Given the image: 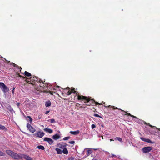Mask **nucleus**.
<instances>
[{
	"label": "nucleus",
	"instance_id": "nucleus-24",
	"mask_svg": "<svg viewBox=\"0 0 160 160\" xmlns=\"http://www.w3.org/2000/svg\"><path fill=\"white\" fill-rule=\"evenodd\" d=\"M48 121L51 123H54L55 122V120L54 119H49L48 120Z\"/></svg>",
	"mask_w": 160,
	"mask_h": 160
},
{
	"label": "nucleus",
	"instance_id": "nucleus-4",
	"mask_svg": "<svg viewBox=\"0 0 160 160\" xmlns=\"http://www.w3.org/2000/svg\"><path fill=\"white\" fill-rule=\"evenodd\" d=\"M108 108H112L113 109H118V110H121L122 111L124 112H125L126 113L124 114V115H128V116H130V117H132V118H138L137 117H136V116H133V115H131L130 113H128L127 112H125V111H123V110H122V109H119V108H118L115 107L114 106H111V105H109L108 106Z\"/></svg>",
	"mask_w": 160,
	"mask_h": 160
},
{
	"label": "nucleus",
	"instance_id": "nucleus-8",
	"mask_svg": "<svg viewBox=\"0 0 160 160\" xmlns=\"http://www.w3.org/2000/svg\"><path fill=\"white\" fill-rule=\"evenodd\" d=\"M44 141L47 142L49 144L51 145L53 143V140L50 138L45 137L43 139Z\"/></svg>",
	"mask_w": 160,
	"mask_h": 160
},
{
	"label": "nucleus",
	"instance_id": "nucleus-2",
	"mask_svg": "<svg viewBox=\"0 0 160 160\" xmlns=\"http://www.w3.org/2000/svg\"><path fill=\"white\" fill-rule=\"evenodd\" d=\"M71 91L72 92V93L73 92L74 94H76V96H78V100H81V101L84 102L86 105H89L90 104L92 105V104L94 103V100L91 99L90 98L83 95H78V92L75 91V88L72 87Z\"/></svg>",
	"mask_w": 160,
	"mask_h": 160
},
{
	"label": "nucleus",
	"instance_id": "nucleus-22",
	"mask_svg": "<svg viewBox=\"0 0 160 160\" xmlns=\"http://www.w3.org/2000/svg\"><path fill=\"white\" fill-rule=\"evenodd\" d=\"M88 97V98H90V99H92V100H94V103L93 104H92L93 105L90 104V105H89V106H90V105H92V106H94V104H95L96 105H100V103H99V102H95V100H94V99H92V98H91V97Z\"/></svg>",
	"mask_w": 160,
	"mask_h": 160
},
{
	"label": "nucleus",
	"instance_id": "nucleus-32",
	"mask_svg": "<svg viewBox=\"0 0 160 160\" xmlns=\"http://www.w3.org/2000/svg\"><path fill=\"white\" fill-rule=\"evenodd\" d=\"M70 138V137H65L64 138H63V139L64 140H67L68 139H69Z\"/></svg>",
	"mask_w": 160,
	"mask_h": 160
},
{
	"label": "nucleus",
	"instance_id": "nucleus-28",
	"mask_svg": "<svg viewBox=\"0 0 160 160\" xmlns=\"http://www.w3.org/2000/svg\"><path fill=\"white\" fill-rule=\"evenodd\" d=\"M146 142L151 143H153V142L150 139H149L147 138Z\"/></svg>",
	"mask_w": 160,
	"mask_h": 160
},
{
	"label": "nucleus",
	"instance_id": "nucleus-34",
	"mask_svg": "<svg viewBox=\"0 0 160 160\" xmlns=\"http://www.w3.org/2000/svg\"><path fill=\"white\" fill-rule=\"evenodd\" d=\"M94 116L95 117H100L101 118H102L101 116H100L99 115H98L97 114H94Z\"/></svg>",
	"mask_w": 160,
	"mask_h": 160
},
{
	"label": "nucleus",
	"instance_id": "nucleus-37",
	"mask_svg": "<svg viewBox=\"0 0 160 160\" xmlns=\"http://www.w3.org/2000/svg\"><path fill=\"white\" fill-rule=\"evenodd\" d=\"M96 127V125L94 124H92L91 125V128H92V129H93L94 128Z\"/></svg>",
	"mask_w": 160,
	"mask_h": 160
},
{
	"label": "nucleus",
	"instance_id": "nucleus-9",
	"mask_svg": "<svg viewBox=\"0 0 160 160\" xmlns=\"http://www.w3.org/2000/svg\"><path fill=\"white\" fill-rule=\"evenodd\" d=\"M22 159L23 158L27 160H32L33 159L29 156L24 154H22Z\"/></svg>",
	"mask_w": 160,
	"mask_h": 160
},
{
	"label": "nucleus",
	"instance_id": "nucleus-6",
	"mask_svg": "<svg viewBox=\"0 0 160 160\" xmlns=\"http://www.w3.org/2000/svg\"><path fill=\"white\" fill-rule=\"evenodd\" d=\"M152 147H147L143 148L142 151L144 153L148 152L152 149Z\"/></svg>",
	"mask_w": 160,
	"mask_h": 160
},
{
	"label": "nucleus",
	"instance_id": "nucleus-35",
	"mask_svg": "<svg viewBox=\"0 0 160 160\" xmlns=\"http://www.w3.org/2000/svg\"><path fill=\"white\" fill-rule=\"evenodd\" d=\"M140 139L143 141L146 142L147 138H143V137H141Z\"/></svg>",
	"mask_w": 160,
	"mask_h": 160
},
{
	"label": "nucleus",
	"instance_id": "nucleus-7",
	"mask_svg": "<svg viewBox=\"0 0 160 160\" xmlns=\"http://www.w3.org/2000/svg\"><path fill=\"white\" fill-rule=\"evenodd\" d=\"M27 127L28 128V129L32 133L34 132L35 131V129L33 128L31 124L28 123L27 124Z\"/></svg>",
	"mask_w": 160,
	"mask_h": 160
},
{
	"label": "nucleus",
	"instance_id": "nucleus-23",
	"mask_svg": "<svg viewBox=\"0 0 160 160\" xmlns=\"http://www.w3.org/2000/svg\"><path fill=\"white\" fill-rule=\"evenodd\" d=\"M37 148L39 149H41L42 150H44L45 148L42 145H38L37 146Z\"/></svg>",
	"mask_w": 160,
	"mask_h": 160
},
{
	"label": "nucleus",
	"instance_id": "nucleus-16",
	"mask_svg": "<svg viewBox=\"0 0 160 160\" xmlns=\"http://www.w3.org/2000/svg\"><path fill=\"white\" fill-rule=\"evenodd\" d=\"M0 130H3L4 131H7V129L4 126H3L0 124Z\"/></svg>",
	"mask_w": 160,
	"mask_h": 160
},
{
	"label": "nucleus",
	"instance_id": "nucleus-41",
	"mask_svg": "<svg viewBox=\"0 0 160 160\" xmlns=\"http://www.w3.org/2000/svg\"><path fill=\"white\" fill-rule=\"evenodd\" d=\"M49 93L51 95H53V92L52 91H49Z\"/></svg>",
	"mask_w": 160,
	"mask_h": 160
},
{
	"label": "nucleus",
	"instance_id": "nucleus-19",
	"mask_svg": "<svg viewBox=\"0 0 160 160\" xmlns=\"http://www.w3.org/2000/svg\"><path fill=\"white\" fill-rule=\"evenodd\" d=\"M65 89H67V90H68V91L67 92V95H69L71 94V93H72V92L71 91H70L71 90H70V88H69V87H68Z\"/></svg>",
	"mask_w": 160,
	"mask_h": 160
},
{
	"label": "nucleus",
	"instance_id": "nucleus-11",
	"mask_svg": "<svg viewBox=\"0 0 160 160\" xmlns=\"http://www.w3.org/2000/svg\"><path fill=\"white\" fill-rule=\"evenodd\" d=\"M24 75H25V76L26 77H30V78L31 77H34L35 78H34L33 79H35L36 80H37V79H36L35 78V77H36V76H33L32 77V75L31 74L28 72L27 71H25V72H24Z\"/></svg>",
	"mask_w": 160,
	"mask_h": 160
},
{
	"label": "nucleus",
	"instance_id": "nucleus-13",
	"mask_svg": "<svg viewBox=\"0 0 160 160\" xmlns=\"http://www.w3.org/2000/svg\"><path fill=\"white\" fill-rule=\"evenodd\" d=\"M60 138V135L58 134H56L52 136V138L53 139L57 140L59 139Z\"/></svg>",
	"mask_w": 160,
	"mask_h": 160
},
{
	"label": "nucleus",
	"instance_id": "nucleus-40",
	"mask_svg": "<svg viewBox=\"0 0 160 160\" xmlns=\"http://www.w3.org/2000/svg\"><path fill=\"white\" fill-rule=\"evenodd\" d=\"M49 112V111H46L45 112V114H48Z\"/></svg>",
	"mask_w": 160,
	"mask_h": 160
},
{
	"label": "nucleus",
	"instance_id": "nucleus-45",
	"mask_svg": "<svg viewBox=\"0 0 160 160\" xmlns=\"http://www.w3.org/2000/svg\"><path fill=\"white\" fill-rule=\"evenodd\" d=\"M93 149L94 150H98V149H97V148H94V149Z\"/></svg>",
	"mask_w": 160,
	"mask_h": 160
},
{
	"label": "nucleus",
	"instance_id": "nucleus-27",
	"mask_svg": "<svg viewBox=\"0 0 160 160\" xmlns=\"http://www.w3.org/2000/svg\"><path fill=\"white\" fill-rule=\"evenodd\" d=\"M92 151L91 149V148L88 149V154H91L92 153Z\"/></svg>",
	"mask_w": 160,
	"mask_h": 160
},
{
	"label": "nucleus",
	"instance_id": "nucleus-31",
	"mask_svg": "<svg viewBox=\"0 0 160 160\" xmlns=\"http://www.w3.org/2000/svg\"><path fill=\"white\" fill-rule=\"evenodd\" d=\"M5 156V154L2 152L1 151H0V156Z\"/></svg>",
	"mask_w": 160,
	"mask_h": 160
},
{
	"label": "nucleus",
	"instance_id": "nucleus-47",
	"mask_svg": "<svg viewBox=\"0 0 160 160\" xmlns=\"http://www.w3.org/2000/svg\"><path fill=\"white\" fill-rule=\"evenodd\" d=\"M102 103H100V105H102Z\"/></svg>",
	"mask_w": 160,
	"mask_h": 160
},
{
	"label": "nucleus",
	"instance_id": "nucleus-14",
	"mask_svg": "<svg viewBox=\"0 0 160 160\" xmlns=\"http://www.w3.org/2000/svg\"><path fill=\"white\" fill-rule=\"evenodd\" d=\"M44 130L45 132H48L50 133H52L53 132V130L52 129L50 128H45L44 129Z\"/></svg>",
	"mask_w": 160,
	"mask_h": 160
},
{
	"label": "nucleus",
	"instance_id": "nucleus-44",
	"mask_svg": "<svg viewBox=\"0 0 160 160\" xmlns=\"http://www.w3.org/2000/svg\"><path fill=\"white\" fill-rule=\"evenodd\" d=\"M110 141H113L114 140H113L112 139H110Z\"/></svg>",
	"mask_w": 160,
	"mask_h": 160
},
{
	"label": "nucleus",
	"instance_id": "nucleus-26",
	"mask_svg": "<svg viewBox=\"0 0 160 160\" xmlns=\"http://www.w3.org/2000/svg\"><path fill=\"white\" fill-rule=\"evenodd\" d=\"M8 107L7 108L8 109H9V110L10 112H11L12 111H13V108L11 107V106L10 105H8Z\"/></svg>",
	"mask_w": 160,
	"mask_h": 160
},
{
	"label": "nucleus",
	"instance_id": "nucleus-43",
	"mask_svg": "<svg viewBox=\"0 0 160 160\" xmlns=\"http://www.w3.org/2000/svg\"><path fill=\"white\" fill-rule=\"evenodd\" d=\"M112 157H116V155H114V154H112Z\"/></svg>",
	"mask_w": 160,
	"mask_h": 160
},
{
	"label": "nucleus",
	"instance_id": "nucleus-48",
	"mask_svg": "<svg viewBox=\"0 0 160 160\" xmlns=\"http://www.w3.org/2000/svg\"><path fill=\"white\" fill-rule=\"evenodd\" d=\"M57 87H58V88H59V86H57Z\"/></svg>",
	"mask_w": 160,
	"mask_h": 160
},
{
	"label": "nucleus",
	"instance_id": "nucleus-36",
	"mask_svg": "<svg viewBox=\"0 0 160 160\" xmlns=\"http://www.w3.org/2000/svg\"><path fill=\"white\" fill-rule=\"evenodd\" d=\"M68 143L70 144H74L75 143V142L74 141H69L68 142Z\"/></svg>",
	"mask_w": 160,
	"mask_h": 160
},
{
	"label": "nucleus",
	"instance_id": "nucleus-21",
	"mask_svg": "<svg viewBox=\"0 0 160 160\" xmlns=\"http://www.w3.org/2000/svg\"><path fill=\"white\" fill-rule=\"evenodd\" d=\"M144 124H146L147 125L149 126L150 127L153 128H156V127L155 126H153L151 125L150 124V123L148 122L147 123L146 122H145Z\"/></svg>",
	"mask_w": 160,
	"mask_h": 160
},
{
	"label": "nucleus",
	"instance_id": "nucleus-25",
	"mask_svg": "<svg viewBox=\"0 0 160 160\" xmlns=\"http://www.w3.org/2000/svg\"><path fill=\"white\" fill-rule=\"evenodd\" d=\"M116 139H117L120 142H122V138L120 137H116L115 138V140Z\"/></svg>",
	"mask_w": 160,
	"mask_h": 160
},
{
	"label": "nucleus",
	"instance_id": "nucleus-38",
	"mask_svg": "<svg viewBox=\"0 0 160 160\" xmlns=\"http://www.w3.org/2000/svg\"><path fill=\"white\" fill-rule=\"evenodd\" d=\"M12 64L13 66V67H17V65L13 62H12Z\"/></svg>",
	"mask_w": 160,
	"mask_h": 160
},
{
	"label": "nucleus",
	"instance_id": "nucleus-15",
	"mask_svg": "<svg viewBox=\"0 0 160 160\" xmlns=\"http://www.w3.org/2000/svg\"><path fill=\"white\" fill-rule=\"evenodd\" d=\"M70 133L74 135H76L78 134L79 133V131L78 130H77L76 131H71L70 132Z\"/></svg>",
	"mask_w": 160,
	"mask_h": 160
},
{
	"label": "nucleus",
	"instance_id": "nucleus-39",
	"mask_svg": "<svg viewBox=\"0 0 160 160\" xmlns=\"http://www.w3.org/2000/svg\"><path fill=\"white\" fill-rule=\"evenodd\" d=\"M20 102H18L17 103V106L19 107V106H20Z\"/></svg>",
	"mask_w": 160,
	"mask_h": 160
},
{
	"label": "nucleus",
	"instance_id": "nucleus-17",
	"mask_svg": "<svg viewBox=\"0 0 160 160\" xmlns=\"http://www.w3.org/2000/svg\"><path fill=\"white\" fill-rule=\"evenodd\" d=\"M55 150L56 151L58 154H61L62 153V151L61 149L58 148H56Z\"/></svg>",
	"mask_w": 160,
	"mask_h": 160
},
{
	"label": "nucleus",
	"instance_id": "nucleus-30",
	"mask_svg": "<svg viewBox=\"0 0 160 160\" xmlns=\"http://www.w3.org/2000/svg\"><path fill=\"white\" fill-rule=\"evenodd\" d=\"M16 68H18V69H20V72L21 73H22L21 72V69H22V68L21 67H20L18 65H17V67H16ZM23 73H22V74H23Z\"/></svg>",
	"mask_w": 160,
	"mask_h": 160
},
{
	"label": "nucleus",
	"instance_id": "nucleus-5",
	"mask_svg": "<svg viewBox=\"0 0 160 160\" xmlns=\"http://www.w3.org/2000/svg\"><path fill=\"white\" fill-rule=\"evenodd\" d=\"M0 88L4 92H7L9 90L8 88L2 82H0Z\"/></svg>",
	"mask_w": 160,
	"mask_h": 160
},
{
	"label": "nucleus",
	"instance_id": "nucleus-20",
	"mask_svg": "<svg viewBox=\"0 0 160 160\" xmlns=\"http://www.w3.org/2000/svg\"><path fill=\"white\" fill-rule=\"evenodd\" d=\"M51 105V102L48 100L47 101L45 102V106L47 107H49Z\"/></svg>",
	"mask_w": 160,
	"mask_h": 160
},
{
	"label": "nucleus",
	"instance_id": "nucleus-10",
	"mask_svg": "<svg viewBox=\"0 0 160 160\" xmlns=\"http://www.w3.org/2000/svg\"><path fill=\"white\" fill-rule=\"evenodd\" d=\"M67 145V144L64 143H63L62 144L58 143V146L60 148L63 149V148H66Z\"/></svg>",
	"mask_w": 160,
	"mask_h": 160
},
{
	"label": "nucleus",
	"instance_id": "nucleus-18",
	"mask_svg": "<svg viewBox=\"0 0 160 160\" xmlns=\"http://www.w3.org/2000/svg\"><path fill=\"white\" fill-rule=\"evenodd\" d=\"M62 152L63 153L65 154H68V151L66 148V147L65 148H63V149Z\"/></svg>",
	"mask_w": 160,
	"mask_h": 160
},
{
	"label": "nucleus",
	"instance_id": "nucleus-46",
	"mask_svg": "<svg viewBox=\"0 0 160 160\" xmlns=\"http://www.w3.org/2000/svg\"><path fill=\"white\" fill-rule=\"evenodd\" d=\"M156 128L157 129H158V130H159V131H160V128Z\"/></svg>",
	"mask_w": 160,
	"mask_h": 160
},
{
	"label": "nucleus",
	"instance_id": "nucleus-29",
	"mask_svg": "<svg viewBox=\"0 0 160 160\" xmlns=\"http://www.w3.org/2000/svg\"><path fill=\"white\" fill-rule=\"evenodd\" d=\"M146 142L151 143H153V142L150 139H149L147 138Z\"/></svg>",
	"mask_w": 160,
	"mask_h": 160
},
{
	"label": "nucleus",
	"instance_id": "nucleus-1",
	"mask_svg": "<svg viewBox=\"0 0 160 160\" xmlns=\"http://www.w3.org/2000/svg\"><path fill=\"white\" fill-rule=\"evenodd\" d=\"M18 76L19 77H21L22 79H25V81L26 83L32 85L34 88L38 91H42L41 89H46L48 88V84L45 82V80H41V79L35 77L37 79H33L35 78L34 77H31L30 78H28L26 77L22 76L19 73L18 74Z\"/></svg>",
	"mask_w": 160,
	"mask_h": 160
},
{
	"label": "nucleus",
	"instance_id": "nucleus-3",
	"mask_svg": "<svg viewBox=\"0 0 160 160\" xmlns=\"http://www.w3.org/2000/svg\"><path fill=\"white\" fill-rule=\"evenodd\" d=\"M6 152L8 155L10 156L11 158L14 159H22L21 156L22 154L20 153L17 154L11 150H6Z\"/></svg>",
	"mask_w": 160,
	"mask_h": 160
},
{
	"label": "nucleus",
	"instance_id": "nucleus-12",
	"mask_svg": "<svg viewBox=\"0 0 160 160\" xmlns=\"http://www.w3.org/2000/svg\"><path fill=\"white\" fill-rule=\"evenodd\" d=\"M44 133L43 132L39 131L36 134L37 137L42 138L44 135Z\"/></svg>",
	"mask_w": 160,
	"mask_h": 160
},
{
	"label": "nucleus",
	"instance_id": "nucleus-42",
	"mask_svg": "<svg viewBox=\"0 0 160 160\" xmlns=\"http://www.w3.org/2000/svg\"><path fill=\"white\" fill-rule=\"evenodd\" d=\"M15 89V88H13V89L12 90V93H14V89Z\"/></svg>",
	"mask_w": 160,
	"mask_h": 160
},
{
	"label": "nucleus",
	"instance_id": "nucleus-33",
	"mask_svg": "<svg viewBox=\"0 0 160 160\" xmlns=\"http://www.w3.org/2000/svg\"><path fill=\"white\" fill-rule=\"evenodd\" d=\"M27 118L29 119V121L30 122H32V118L30 116H27Z\"/></svg>",
	"mask_w": 160,
	"mask_h": 160
}]
</instances>
